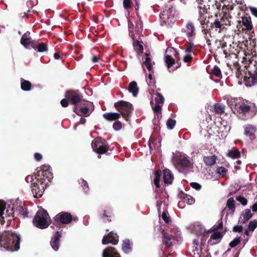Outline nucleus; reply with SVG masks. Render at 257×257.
<instances>
[{
    "label": "nucleus",
    "mask_w": 257,
    "mask_h": 257,
    "mask_svg": "<svg viewBox=\"0 0 257 257\" xmlns=\"http://www.w3.org/2000/svg\"><path fill=\"white\" fill-rule=\"evenodd\" d=\"M190 186L196 190H200L201 189V185L197 182H191L190 184Z\"/></svg>",
    "instance_id": "58"
},
{
    "label": "nucleus",
    "mask_w": 257,
    "mask_h": 257,
    "mask_svg": "<svg viewBox=\"0 0 257 257\" xmlns=\"http://www.w3.org/2000/svg\"><path fill=\"white\" fill-rule=\"evenodd\" d=\"M227 156L232 159H237L240 157V152L238 149L232 148L228 150Z\"/></svg>",
    "instance_id": "33"
},
{
    "label": "nucleus",
    "mask_w": 257,
    "mask_h": 257,
    "mask_svg": "<svg viewBox=\"0 0 257 257\" xmlns=\"http://www.w3.org/2000/svg\"><path fill=\"white\" fill-rule=\"evenodd\" d=\"M192 253L193 257H200L201 250L198 248V246H192Z\"/></svg>",
    "instance_id": "49"
},
{
    "label": "nucleus",
    "mask_w": 257,
    "mask_h": 257,
    "mask_svg": "<svg viewBox=\"0 0 257 257\" xmlns=\"http://www.w3.org/2000/svg\"><path fill=\"white\" fill-rule=\"evenodd\" d=\"M243 230V227L242 225H236L233 227L232 231L235 232L240 233Z\"/></svg>",
    "instance_id": "57"
},
{
    "label": "nucleus",
    "mask_w": 257,
    "mask_h": 257,
    "mask_svg": "<svg viewBox=\"0 0 257 257\" xmlns=\"http://www.w3.org/2000/svg\"><path fill=\"white\" fill-rule=\"evenodd\" d=\"M167 231H170V229L168 228H164L162 229V235L163 236V242L166 247H169L173 245V243L175 241V236L168 233Z\"/></svg>",
    "instance_id": "13"
},
{
    "label": "nucleus",
    "mask_w": 257,
    "mask_h": 257,
    "mask_svg": "<svg viewBox=\"0 0 257 257\" xmlns=\"http://www.w3.org/2000/svg\"><path fill=\"white\" fill-rule=\"evenodd\" d=\"M223 227V222L221 221L217 225H214L213 227L212 230L213 231H216L217 230L221 229Z\"/></svg>",
    "instance_id": "61"
},
{
    "label": "nucleus",
    "mask_w": 257,
    "mask_h": 257,
    "mask_svg": "<svg viewBox=\"0 0 257 257\" xmlns=\"http://www.w3.org/2000/svg\"><path fill=\"white\" fill-rule=\"evenodd\" d=\"M163 181L167 185L171 184L174 179V175L169 169L165 168L163 170Z\"/></svg>",
    "instance_id": "21"
},
{
    "label": "nucleus",
    "mask_w": 257,
    "mask_h": 257,
    "mask_svg": "<svg viewBox=\"0 0 257 257\" xmlns=\"http://www.w3.org/2000/svg\"><path fill=\"white\" fill-rule=\"evenodd\" d=\"M253 33H245L247 34V38L248 40V46H244V48L246 47L248 50L252 51L253 48L256 47L255 39L253 38V36L252 35Z\"/></svg>",
    "instance_id": "29"
},
{
    "label": "nucleus",
    "mask_w": 257,
    "mask_h": 257,
    "mask_svg": "<svg viewBox=\"0 0 257 257\" xmlns=\"http://www.w3.org/2000/svg\"><path fill=\"white\" fill-rule=\"evenodd\" d=\"M186 32H194L195 31V28L194 25L191 22H188L186 27Z\"/></svg>",
    "instance_id": "54"
},
{
    "label": "nucleus",
    "mask_w": 257,
    "mask_h": 257,
    "mask_svg": "<svg viewBox=\"0 0 257 257\" xmlns=\"http://www.w3.org/2000/svg\"><path fill=\"white\" fill-rule=\"evenodd\" d=\"M145 56L146 58L144 63V65L146 66L149 71H151L152 69V62L151 58L150 57V55L146 53L145 54Z\"/></svg>",
    "instance_id": "38"
},
{
    "label": "nucleus",
    "mask_w": 257,
    "mask_h": 257,
    "mask_svg": "<svg viewBox=\"0 0 257 257\" xmlns=\"http://www.w3.org/2000/svg\"><path fill=\"white\" fill-rule=\"evenodd\" d=\"M53 178V175L50 167L48 165H44L37 174L28 175L26 181L31 184L32 191L35 198L41 197L48 183Z\"/></svg>",
    "instance_id": "1"
},
{
    "label": "nucleus",
    "mask_w": 257,
    "mask_h": 257,
    "mask_svg": "<svg viewBox=\"0 0 257 257\" xmlns=\"http://www.w3.org/2000/svg\"><path fill=\"white\" fill-rule=\"evenodd\" d=\"M241 241V238L240 237H237L235 238L232 241H231L229 244V245L231 248L235 247L239 243H240Z\"/></svg>",
    "instance_id": "51"
},
{
    "label": "nucleus",
    "mask_w": 257,
    "mask_h": 257,
    "mask_svg": "<svg viewBox=\"0 0 257 257\" xmlns=\"http://www.w3.org/2000/svg\"><path fill=\"white\" fill-rule=\"evenodd\" d=\"M235 201L233 197H230L227 201L226 207L228 208L229 213L233 214L235 210Z\"/></svg>",
    "instance_id": "35"
},
{
    "label": "nucleus",
    "mask_w": 257,
    "mask_h": 257,
    "mask_svg": "<svg viewBox=\"0 0 257 257\" xmlns=\"http://www.w3.org/2000/svg\"><path fill=\"white\" fill-rule=\"evenodd\" d=\"M177 13L174 7L170 4L165 6V10L162 15V26L171 27L176 21Z\"/></svg>",
    "instance_id": "5"
},
{
    "label": "nucleus",
    "mask_w": 257,
    "mask_h": 257,
    "mask_svg": "<svg viewBox=\"0 0 257 257\" xmlns=\"http://www.w3.org/2000/svg\"><path fill=\"white\" fill-rule=\"evenodd\" d=\"M21 87L23 90L29 91L30 90L31 87V83L27 81L24 79L21 80Z\"/></svg>",
    "instance_id": "40"
},
{
    "label": "nucleus",
    "mask_w": 257,
    "mask_h": 257,
    "mask_svg": "<svg viewBox=\"0 0 257 257\" xmlns=\"http://www.w3.org/2000/svg\"><path fill=\"white\" fill-rule=\"evenodd\" d=\"M244 33H234L232 35V45L236 46L237 48H242V46H248L247 34Z\"/></svg>",
    "instance_id": "9"
},
{
    "label": "nucleus",
    "mask_w": 257,
    "mask_h": 257,
    "mask_svg": "<svg viewBox=\"0 0 257 257\" xmlns=\"http://www.w3.org/2000/svg\"><path fill=\"white\" fill-rule=\"evenodd\" d=\"M103 116L107 120L113 121L118 119L120 117V114L115 112H109L103 114Z\"/></svg>",
    "instance_id": "36"
},
{
    "label": "nucleus",
    "mask_w": 257,
    "mask_h": 257,
    "mask_svg": "<svg viewBox=\"0 0 257 257\" xmlns=\"http://www.w3.org/2000/svg\"><path fill=\"white\" fill-rule=\"evenodd\" d=\"M122 249L125 252H128L131 251V246L130 241L128 240H125L123 241L122 245Z\"/></svg>",
    "instance_id": "43"
},
{
    "label": "nucleus",
    "mask_w": 257,
    "mask_h": 257,
    "mask_svg": "<svg viewBox=\"0 0 257 257\" xmlns=\"http://www.w3.org/2000/svg\"><path fill=\"white\" fill-rule=\"evenodd\" d=\"M217 160V156L214 155L212 156H205L203 158V161L206 166L212 167L216 163Z\"/></svg>",
    "instance_id": "24"
},
{
    "label": "nucleus",
    "mask_w": 257,
    "mask_h": 257,
    "mask_svg": "<svg viewBox=\"0 0 257 257\" xmlns=\"http://www.w3.org/2000/svg\"><path fill=\"white\" fill-rule=\"evenodd\" d=\"M151 104L154 112L159 114L161 109V95L159 93H155L152 97V99L151 101Z\"/></svg>",
    "instance_id": "17"
},
{
    "label": "nucleus",
    "mask_w": 257,
    "mask_h": 257,
    "mask_svg": "<svg viewBox=\"0 0 257 257\" xmlns=\"http://www.w3.org/2000/svg\"><path fill=\"white\" fill-rule=\"evenodd\" d=\"M161 177V172L160 170L156 171L154 173V183L156 188L159 189L160 187V180Z\"/></svg>",
    "instance_id": "39"
},
{
    "label": "nucleus",
    "mask_w": 257,
    "mask_h": 257,
    "mask_svg": "<svg viewBox=\"0 0 257 257\" xmlns=\"http://www.w3.org/2000/svg\"><path fill=\"white\" fill-rule=\"evenodd\" d=\"M251 209L253 212H255L257 211V202L253 204L251 207L250 209Z\"/></svg>",
    "instance_id": "64"
},
{
    "label": "nucleus",
    "mask_w": 257,
    "mask_h": 257,
    "mask_svg": "<svg viewBox=\"0 0 257 257\" xmlns=\"http://www.w3.org/2000/svg\"><path fill=\"white\" fill-rule=\"evenodd\" d=\"M218 34V33H204V38L209 46L211 45V43H219L220 36Z\"/></svg>",
    "instance_id": "20"
},
{
    "label": "nucleus",
    "mask_w": 257,
    "mask_h": 257,
    "mask_svg": "<svg viewBox=\"0 0 257 257\" xmlns=\"http://www.w3.org/2000/svg\"><path fill=\"white\" fill-rule=\"evenodd\" d=\"M169 196L166 192L163 193L162 191V204H163V211L162 212V219L166 224L164 228H168L170 229L171 232L173 231L174 224L173 220L168 211V206L169 204Z\"/></svg>",
    "instance_id": "4"
},
{
    "label": "nucleus",
    "mask_w": 257,
    "mask_h": 257,
    "mask_svg": "<svg viewBox=\"0 0 257 257\" xmlns=\"http://www.w3.org/2000/svg\"><path fill=\"white\" fill-rule=\"evenodd\" d=\"M134 45L138 53H142L143 52L144 48L143 46V42L142 41L137 40L134 43Z\"/></svg>",
    "instance_id": "41"
},
{
    "label": "nucleus",
    "mask_w": 257,
    "mask_h": 257,
    "mask_svg": "<svg viewBox=\"0 0 257 257\" xmlns=\"http://www.w3.org/2000/svg\"><path fill=\"white\" fill-rule=\"evenodd\" d=\"M92 147L99 154L105 153L108 150L106 142L101 138L94 140L92 143Z\"/></svg>",
    "instance_id": "10"
},
{
    "label": "nucleus",
    "mask_w": 257,
    "mask_h": 257,
    "mask_svg": "<svg viewBox=\"0 0 257 257\" xmlns=\"http://www.w3.org/2000/svg\"><path fill=\"white\" fill-rule=\"evenodd\" d=\"M6 209V204L5 202L0 201V221L2 222L4 218L5 212Z\"/></svg>",
    "instance_id": "42"
},
{
    "label": "nucleus",
    "mask_w": 257,
    "mask_h": 257,
    "mask_svg": "<svg viewBox=\"0 0 257 257\" xmlns=\"http://www.w3.org/2000/svg\"><path fill=\"white\" fill-rule=\"evenodd\" d=\"M236 200L243 206H245L247 204V200L244 197L238 196L236 197Z\"/></svg>",
    "instance_id": "53"
},
{
    "label": "nucleus",
    "mask_w": 257,
    "mask_h": 257,
    "mask_svg": "<svg viewBox=\"0 0 257 257\" xmlns=\"http://www.w3.org/2000/svg\"><path fill=\"white\" fill-rule=\"evenodd\" d=\"M225 106L220 103H216L214 104L212 112H214L215 114L221 115L225 112Z\"/></svg>",
    "instance_id": "26"
},
{
    "label": "nucleus",
    "mask_w": 257,
    "mask_h": 257,
    "mask_svg": "<svg viewBox=\"0 0 257 257\" xmlns=\"http://www.w3.org/2000/svg\"><path fill=\"white\" fill-rule=\"evenodd\" d=\"M33 223L36 227L43 229L47 228L51 223V219L47 211L43 209H40L37 212Z\"/></svg>",
    "instance_id": "6"
},
{
    "label": "nucleus",
    "mask_w": 257,
    "mask_h": 257,
    "mask_svg": "<svg viewBox=\"0 0 257 257\" xmlns=\"http://www.w3.org/2000/svg\"><path fill=\"white\" fill-rule=\"evenodd\" d=\"M118 236L111 232L103 237L102 243L103 244H106L109 243L116 244L118 242Z\"/></svg>",
    "instance_id": "19"
},
{
    "label": "nucleus",
    "mask_w": 257,
    "mask_h": 257,
    "mask_svg": "<svg viewBox=\"0 0 257 257\" xmlns=\"http://www.w3.org/2000/svg\"><path fill=\"white\" fill-rule=\"evenodd\" d=\"M227 171V169L223 167H218L216 169L217 173L219 174L222 177L226 176Z\"/></svg>",
    "instance_id": "50"
},
{
    "label": "nucleus",
    "mask_w": 257,
    "mask_h": 257,
    "mask_svg": "<svg viewBox=\"0 0 257 257\" xmlns=\"http://www.w3.org/2000/svg\"><path fill=\"white\" fill-rule=\"evenodd\" d=\"M131 0H124L123 2V6L125 9H128L131 6Z\"/></svg>",
    "instance_id": "59"
},
{
    "label": "nucleus",
    "mask_w": 257,
    "mask_h": 257,
    "mask_svg": "<svg viewBox=\"0 0 257 257\" xmlns=\"http://www.w3.org/2000/svg\"><path fill=\"white\" fill-rule=\"evenodd\" d=\"M255 127L251 124H247L244 127V134L247 136H253L255 133Z\"/></svg>",
    "instance_id": "37"
},
{
    "label": "nucleus",
    "mask_w": 257,
    "mask_h": 257,
    "mask_svg": "<svg viewBox=\"0 0 257 257\" xmlns=\"http://www.w3.org/2000/svg\"><path fill=\"white\" fill-rule=\"evenodd\" d=\"M36 50L38 52H43L47 50V46L45 43H38Z\"/></svg>",
    "instance_id": "47"
},
{
    "label": "nucleus",
    "mask_w": 257,
    "mask_h": 257,
    "mask_svg": "<svg viewBox=\"0 0 257 257\" xmlns=\"http://www.w3.org/2000/svg\"><path fill=\"white\" fill-rule=\"evenodd\" d=\"M179 196L182 199L183 201H179L178 206L180 207L181 204L183 202H186L189 205L193 204L195 202V199L191 196L184 194L183 193H180Z\"/></svg>",
    "instance_id": "27"
},
{
    "label": "nucleus",
    "mask_w": 257,
    "mask_h": 257,
    "mask_svg": "<svg viewBox=\"0 0 257 257\" xmlns=\"http://www.w3.org/2000/svg\"><path fill=\"white\" fill-rule=\"evenodd\" d=\"M128 90L130 93L133 94L134 97H136L139 92V88L137 83L135 81H132L128 88Z\"/></svg>",
    "instance_id": "32"
},
{
    "label": "nucleus",
    "mask_w": 257,
    "mask_h": 257,
    "mask_svg": "<svg viewBox=\"0 0 257 257\" xmlns=\"http://www.w3.org/2000/svg\"><path fill=\"white\" fill-rule=\"evenodd\" d=\"M21 43L27 49L33 48L36 50L37 42L35 40H32L29 35L25 34L23 35Z\"/></svg>",
    "instance_id": "14"
},
{
    "label": "nucleus",
    "mask_w": 257,
    "mask_h": 257,
    "mask_svg": "<svg viewBox=\"0 0 257 257\" xmlns=\"http://www.w3.org/2000/svg\"><path fill=\"white\" fill-rule=\"evenodd\" d=\"M176 122L175 119H173L172 118L168 119L166 122L167 128L169 130L173 129L176 124Z\"/></svg>",
    "instance_id": "52"
},
{
    "label": "nucleus",
    "mask_w": 257,
    "mask_h": 257,
    "mask_svg": "<svg viewBox=\"0 0 257 257\" xmlns=\"http://www.w3.org/2000/svg\"><path fill=\"white\" fill-rule=\"evenodd\" d=\"M61 234L59 232H57L56 233V236L54 238H52V240L51 242V245L53 249L55 251L58 250L59 246V240L61 237Z\"/></svg>",
    "instance_id": "31"
},
{
    "label": "nucleus",
    "mask_w": 257,
    "mask_h": 257,
    "mask_svg": "<svg viewBox=\"0 0 257 257\" xmlns=\"http://www.w3.org/2000/svg\"><path fill=\"white\" fill-rule=\"evenodd\" d=\"M81 186L83 187V189L86 192L88 190V185L87 184V182L83 180H81Z\"/></svg>",
    "instance_id": "62"
},
{
    "label": "nucleus",
    "mask_w": 257,
    "mask_h": 257,
    "mask_svg": "<svg viewBox=\"0 0 257 257\" xmlns=\"http://www.w3.org/2000/svg\"><path fill=\"white\" fill-rule=\"evenodd\" d=\"M257 227V220L254 219L250 221L248 225V229L249 231L253 232Z\"/></svg>",
    "instance_id": "48"
},
{
    "label": "nucleus",
    "mask_w": 257,
    "mask_h": 257,
    "mask_svg": "<svg viewBox=\"0 0 257 257\" xmlns=\"http://www.w3.org/2000/svg\"><path fill=\"white\" fill-rule=\"evenodd\" d=\"M115 107L122 114L124 119L127 121L129 114L132 111V104L127 102L120 101L115 104Z\"/></svg>",
    "instance_id": "8"
},
{
    "label": "nucleus",
    "mask_w": 257,
    "mask_h": 257,
    "mask_svg": "<svg viewBox=\"0 0 257 257\" xmlns=\"http://www.w3.org/2000/svg\"><path fill=\"white\" fill-rule=\"evenodd\" d=\"M238 99L237 98H229L227 100V103L230 108L232 109V111L236 107H238L239 104Z\"/></svg>",
    "instance_id": "34"
},
{
    "label": "nucleus",
    "mask_w": 257,
    "mask_h": 257,
    "mask_svg": "<svg viewBox=\"0 0 257 257\" xmlns=\"http://www.w3.org/2000/svg\"><path fill=\"white\" fill-rule=\"evenodd\" d=\"M250 11L251 13V14L254 16H255V17L257 18V8H250Z\"/></svg>",
    "instance_id": "63"
},
{
    "label": "nucleus",
    "mask_w": 257,
    "mask_h": 257,
    "mask_svg": "<svg viewBox=\"0 0 257 257\" xmlns=\"http://www.w3.org/2000/svg\"><path fill=\"white\" fill-rule=\"evenodd\" d=\"M176 162L180 168L187 170L192 168V164L189 158L186 155H178L176 157Z\"/></svg>",
    "instance_id": "12"
},
{
    "label": "nucleus",
    "mask_w": 257,
    "mask_h": 257,
    "mask_svg": "<svg viewBox=\"0 0 257 257\" xmlns=\"http://www.w3.org/2000/svg\"><path fill=\"white\" fill-rule=\"evenodd\" d=\"M56 217L59 219L62 223L67 224L70 222L72 220V216L70 213L67 212H61L58 214Z\"/></svg>",
    "instance_id": "23"
},
{
    "label": "nucleus",
    "mask_w": 257,
    "mask_h": 257,
    "mask_svg": "<svg viewBox=\"0 0 257 257\" xmlns=\"http://www.w3.org/2000/svg\"><path fill=\"white\" fill-rule=\"evenodd\" d=\"M230 48L227 51L226 50H223V54L225 55V57L229 58L230 60L231 59H237L238 54L239 53V48H237L236 46L229 44Z\"/></svg>",
    "instance_id": "16"
},
{
    "label": "nucleus",
    "mask_w": 257,
    "mask_h": 257,
    "mask_svg": "<svg viewBox=\"0 0 257 257\" xmlns=\"http://www.w3.org/2000/svg\"><path fill=\"white\" fill-rule=\"evenodd\" d=\"M232 43V36L224 35L223 37L220 36L219 39V46H221L222 48H224L226 46L227 44Z\"/></svg>",
    "instance_id": "28"
},
{
    "label": "nucleus",
    "mask_w": 257,
    "mask_h": 257,
    "mask_svg": "<svg viewBox=\"0 0 257 257\" xmlns=\"http://www.w3.org/2000/svg\"><path fill=\"white\" fill-rule=\"evenodd\" d=\"M220 128L223 129V132L224 131L225 133H227L230 131L231 127L228 125L227 121L223 120L221 122Z\"/></svg>",
    "instance_id": "44"
},
{
    "label": "nucleus",
    "mask_w": 257,
    "mask_h": 257,
    "mask_svg": "<svg viewBox=\"0 0 257 257\" xmlns=\"http://www.w3.org/2000/svg\"><path fill=\"white\" fill-rule=\"evenodd\" d=\"M193 57L192 56L189 54L186 55L184 58H183V61L185 63H189L192 61Z\"/></svg>",
    "instance_id": "60"
},
{
    "label": "nucleus",
    "mask_w": 257,
    "mask_h": 257,
    "mask_svg": "<svg viewBox=\"0 0 257 257\" xmlns=\"http://www.w3.org/2000/svg\"><path fill=\"white\" fill-rule=\"evenodd\" d=\"M223 237L222 233L219 231L214 232L210 236L208 241V244L210 245H214L218 243Z\"/></svg>",
    "instance_id": "22"
},
{
    "label": "nucleus",
    "mask_w": 257,
    "mask_h": 257,
    "mask_svg": "<svg viewBox=\"0 0 257 257\" xmlns=\"http://www.w3.org/2000/svg\"><path fill=\"white\" fill-rule=\"evenodd\" d=\"M113 128L115 131H119L121 128V123L119 121H115L113 124Z\"/></svg>",
    "instance_id": "56"
},
{
    "label": "nucleus",
    "mask_w": 257,
    "mask_h": 257,
    "mask_svg": "<svg viewBox=\"0 0 257 257\" xmlns=\"http://www.w3.org/2000/svg\"><path fill=\"white\" fill-rule=\"evenodd\" d=\"M234 67L235 69V75L236 77L240 80L243 79L245 83L252 84L257 83V66L256 62L250 61L248 65L245 66V70L240 69V67L236 60H233Z\"/></svg>",
    "instance_id": "2"
},
{
    "label": "nucleus",
    "mask_w": 257,
    "mask_h": 257,
    "mask_svg": "<svg viewBox=\"0 0 257 257\" xmlns=\"http://www.w3.org/2000/svg\"><path fill=\"white\" fill-rule=\"evenodd\" d=\"M20 236L14 232L8 231L0 235V246L8 251H16L20 248Z\"/></svg>",
    "instance_id": "3"
},
{
    "label": "nucleus",
    "mask_w": 257,
    "mask_h": 257,
    "mask_svg": "<svg viewBox=\"0 0 257 257\" xmlns=\"http://www.w3.org/2000/svg\"><path fill=\"white\" fill-rule=\"evenodd\" d=\"M186 46L187 48L185 52L188 53L192 52L194 47V43L192 41H189V42L186 45Z\"/></svg>",
    "instance_id": "55"
},
{
    "label": "nucleus",
    "mask_w": 257,
    "mask_h": 257,
    "mask_svg": "<svg viewBox=\"0 0 257 257\" xmlns=\"http://www.w3.org/2000/svg\"><path fill=\"white\" fill-rule=\"evenodd\" d=\"M84 106L79 107L76 105L74 107V111L79 115L88 116L93 109V104L90 102H85Z\"/></svg>",
    "instance_id": "11"
},
{
    "label": "nucleus",
    "mask_w": 257,
    "mask_h": 257,
    "mask_svg": "<svg viewBox=\"0 0 257 257\" xmlns=\"http://www.w3.org/2000/svg\"><path fill=\"white\" fill-rule=\"evenodd\" d=\"M211 74L218 77H221L222 76L221 70L220 68L217 66H215L211 70Z\"/></svg>",
    "instance_id": "46"
},
{
    "label": "nucleus",
    "mask_w": 257,
    "mask_h": 257,
    "mask_svg": "<svg viewBox=\"0 0 257 257\" xmlns=\"http://www.w3.org/2000/svg\"><path fill=\"white\" fill-rule=\"evenodd\" d=\"M66 97L75 106L77 105L76 104L77 103L81 102V96L79 93L76 91H67L66 94Z\"/></svg>",
    "instance_id": "18"
},
{
    "label": "nucleus",
    "mask_w": 257,
    "mask_h": 257,
    "mask_svg": "<svg viewBox=\"0 0 257 257\" xmlns=\"http://www.w3.org/2000/svg\"><path fill=\"white\" fill-rule=\"evenodd\" d=\"M254 112L252 106L244 102L239 104L238 107H236L233 110V113L235 114L238 113L239 117L243 120L251 118L254 115Z\"/></svg>",
    "instance_id": "7"
},
{
    "label": "nucleus",
    "mask_w": 257,
    "mask_h": 257,
    "mask_svg": "<svg viewBox=\"0 0 257 257\" xmlns=\"http://www.w3.org/2000/svg\"><path fill=\"white\" fill-rule=\"evenodd\" d=\"M252 213L250 211V209H245L241 213V216L244 217L247 219L249 220L252 217Z\"/></svg>",
    "instance_id": "45"
},
{
    "label": "nucleus",
    "mask_w": 257,
    "mask_h": 257,
    "mask_svg": "<svg viewBox=\"0 0 257 257\" xmlns=\"http://www.w3.org/2000/svg\"><path fill=\"white\" fill-rule=\"evenodd\" d=\"M102 257H120L114 247H107L102 253Z\"/></svg>",
    "instance_id": "25"
},
{
    "label": "nucleus",
    "mask_w": 257,
    "mask_h": 257,
    "mask_svg": "<svg viewBox=\"0 0 257 257\" xmlns=\"http://www.w3.org/2000/svg\"><path fill=\"white\" fill-rule=\"evenodd\" d=\"M241 23L247 31H251L253 29L251 20L249 17H242Z\"/></svg>",
    "instance_id": "30"
},
{
    "label": "nucleus",
    "mask_w": 257,
    "mask_h": 257,
    "mask_svg": "<svg viewBox=\"0 0 257 257\" xmlns=\"http://www.w3.org/2000/svg\"><path fill=\"white\" fill-rule=\"evenodd\" d=\"M165 62L169 72H173L180 67L181 63H179L178 61L175 63V59L170 55H166L165 56Z\"/></svg>",
    "instance_id": "15"
}]
</instances>
